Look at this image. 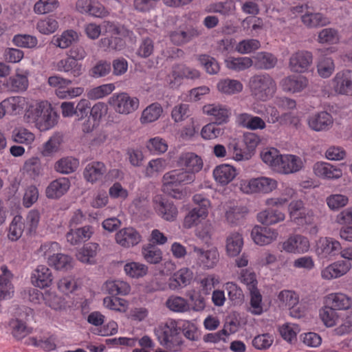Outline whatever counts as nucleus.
<instances>
[{
    "label": "nucleus",
    "instance_id": "79ce46f5",
    "mask_svg": "<svg viewBox=\"0 0 352 352\" xmlns=\"http://www.w3.org/2000/svg\"><path fill=\"white\" fill-rule=\"evenodd\" d=\"M225 64L228 69L241 72L249 69L253 65L252 58L247 56H229L225 60Z\"/></svg>",
    "mask_w": 352,
    "mask_h": 352
},
{
    "label": "nucleus",
    "instance_id": "473e14b6",
    "mask_svg": "<svg viewBox=\"0 0 352 352\" xmlns=\"http://www.w3.org/2000/svg\"><path fill=\"white\" fill-rule=\"evenodd\" d=\"M193 272L188 267H183L177 271L169 280V287L177 289L189 285L192 279Z\"/></svg>",
    "mask_w": 352,
    "mask_h": 352
},
{
    "label": "nucleus",
    "instance_id": "69168bd1",
    "mask_svg": "<svg viewBox=\"0 0 352 352\" xmlns=\"http://www.w3.org/2000/svg\"><path fill=\"white\" fill-rule=\"evenodd\" d=\"M12 41L15 46L23 48H34L38 44L37 38L30 34H16Z\"/></svg>",
    "mask_w": 352,
    "mask_h": 352
},
{
    "label": "nucleus",
    "instance_id": "f8f14e48",
    "mask_svg": "<svg viewBox=\"0 0 352 352\" xmlns=\"http://www.w3.org/2000/svg\"><path fill=\"white\" fill-rule=\"evenodd\" d=\"M313 63V54L307 50H298L293 53L289 61L290 70L296 73L307 72Z\"/></svg>",
    "mask_w": 352,
    "mask_h": 352
},
{
    "label": "nucleus",
    "instance_id": "b1692460",
    "mask_svg": "<svg viewBox=\"0 0 352 352\" xmlns=\"http://www.w3.org/2000/svg\"><path fill=\"white\" fill-rule=\"evenodd\" d=\"M53 280L50 270L45 265H38L32 273L31 282L37 287H50Z\"/></svg>",
    "mask_w": 352,
    "mask_h": 352
},
{
    "label": "nucleus",
    "instance_id": "37998d69",
    "mask_svg": "<svg viewBox=\"0 0 352 352\" xmlns=\"http://www.w3.org/2000/svg\"><path fill=\"white\" fill-rule=\"evenodd\" d=\"M29 72H24L23 74H16L10 77L7 80V86L10 91L14 92L23 91L27 89L28 87V76Z\"/></svg>",
    "mask_w": 352,
    "mask_h": 352
},
{
    "label": "nucleus",
    "instance_id": "f704fd0d",
    "mask_svg": "<svg viewBox=\"0 0 352 352\" xmlns=\"http://www.w3.org/2000/svg\"><path fill=\"white\" fill-rule=\"evenodd\" d=\"M107 168L102 162H91L89 163L83 172L85 179L91 183L100 179L106 173Z\"/></svg>",
    "mask_w": 352,
    "mask_h": 352
},
{
    "label": "nucleus",
    "instance_id": "4468645a",
    "mask_svg": "<svg viewBox=\"0 0 352 352\" xmlns=\"http://www.w3.org/2000/svg\"><path fill=\"white\" fill-rule=\"evenodd\" d=\"M309 247L308 238L301 234H292L282 244V250L291 254L305 253Z\"/></svg>",
    "mask_w": 352,
    "mask_h": 352
},
{
    "label": "nucleus",
    "instance_id": "5701e85b",
    "mask_svg": "<svg viewBox=\"0 0 352 352\" xmlns=\"http://www.w3.org/2000/svg\"><path fill=\"white\" fill-rule=\"evenodd\" d=\"M55 69L58 72L67 73L73 77H79L83 72L82 63L68 56L58 60L55 65Z\"/></svg>",
    "mask_w": 352,
    "mask_h": 352
},
{
    "label": "nucleus",
    "instance_id": "20e7f679",
    "mask_svg": "<svg viewBox=\"0 0 352 352\" xmlns=\"http://www.w3.org/2000/svg\"><path fill=\"white\" fill-rule=\"evenodd\" d=\"M180 332L181 322L170 319L155 330V335L161 345L175 350L182 343Z\"/></svg>",
    "mask_w": 352,
    "mask_h": 352
},
{
    "label": "nucleus",
    "instance_id": "9b49d317",
    "mask_svg": "<svg viewBox=\"0 0 352 352\" xmlns=\"http://www.w3.org/2000/svg\"><path fill=\"white\" fill-rule=\"evenodd\" d=\"M193 252L196 254L197 265L204 270L214 268L219 261V253L216 247L204 250L195 246Z\"/></svg>",
    "mask_w": 352,
    "mask_h": 352
},
{
    "label": "nucleus",
    "instance_id": "7ed1b4c3",
    "mask_svg": "<svg viewBox=\"0 0 352 352\" xmlns=\"http://www.w3.org/2000/svg\"><path fill=\"white\" fill-rule=\"evenodd\" d=\"M251 95L257 100L265 102L271 99L276 91V83L268 74H256L249 82Z\"/></svg>",
    "mask_w": 352,
    "mask_h": 352
},
{
    "label": "nucleus",
    "instance_id": "c85d7f7f",
    "mask_svg": "<svg viewBox=\"0 0 352 352\" xmlns=\"http://www.w3.org/2000/svg\"><path fill=\"white\" fill-rule=\"evenodd\" d=\"M236 122L238 125L252 131L262 130L266 127V123L263 119L248 113L237 115Z\"/></svg>",
    "mask_w": 352,
    "mask_h": 352
},
{
    "label": "nucleus",
    "instance_id": "f03ea898",
    "mask_svg": "<svg viewBox=\"0 0 352 352\" xmlns=\"http://www.w3.org/2000/svg\"><path fill=\"white\" fill-rule=\"evenodd\" d=\"M195 179V175L186 170H173L163 176L162 191L169 196L179 199L182 192L179 189L180 185L189 184Z\"/></svg>",
    "mask_w": 352,
    "mask_h": 352
},
{
    "label": "nucleus",
    "instance_id": "39448f33",
    "mask_svg": "<svg viewBox=\"0 0 352 352\" xmlns=\"http://www.w3.org/2000/svg\"><path fill=\"white\" fill-rule=\"evenodd\" d=\"M239 279L247 286L250 294V307L249 311L253 315H261L263 312L262 295L257 288L258 281L256 274L250 270H242Z\"/></svg>",
    "mask_w": 352,
    "mask_h": 352
},
{
    "label": "nucleus",
    "instance_id": "7c9ffc66",
    "mask_svg": "<svg viewBox=\"0 0 352 352\" xmlns=\"http://www.w3.org/2000/svg\"><path fill=\"white\" fill-rule=\"evenodd\" d=\"M155 209L157 214L166 221H174L177 215V208L171 202L162 198L155 199Z\"/></svg>",
    "mask_w": 352,
    "mask_h": 352
},
{
    "label": "nucleus",
    "instance_id": "3c124183",
    "mask_svg": "<svg viewBox=\"0 0 352 352\" xmlns=\"http://www.w3.org/2000/svg\"><path fill=\"white\" fill-rule=\"evenodd\" d=\"M166 305L174 312L184 313L191 311V305L188 300L178 296H170L166 302Z\"/></svg>",
    "mask_w": 352,
    "mask_h": 352
},
{
    "label": "nucleus",
    "instance_id": "2f4dec72",
    "mask_svg": "<svg viewBox=\"0 0 352 352\" xmlns=\"http://www.w3.org/2000/svg\"><path fill=\"white\" fill-rule=\"evenodd\" d=\"M332 124V116L327 111H321L312 115L308 119L309 127L316 131L327 130Z\"/></svg>",
    "mask_w": 352,
    "mask_h": 352
},
{
    "label": "nucleus",
    "instance_id": "8fccbe9b",
    "mask_svg": "<svg viewBox=\"0 0 352 352\" xmlns=\"http://www.w3.org/2000/svg\"><path fill=\"white\" fill-rule=\"evenodd\" d=\"M99 245L96 243H89L78 250L76 257L82 263H91L97 254Z\"/></svg>",
    "mask_w": 352,
    "mask_h": 352
},
{
    "label": "nucleus",
    "instance_id": "a19ab883",
    "mask_svg": "<svg viewBox=\"0 0 352 352\" xmlns=\"http://www.w3.org/2000/svg\"><path fill=\"white\" fill-rule=\"evenodd\" d=\"M301 19L303 24L309 28L324 26L330 23L322 13L312 12L310 10L302 14Z\"/></svg>",
    "mask_w": 352,
    "mask_h": 352
},
{
    "label": "nucleus",
    "instance_id": "4d7b16f0",
    "mask_svg": "<svg viewBox=\"0 0 352 352\" xmlns=\"http://www.w3.org/2000/svg\"><path fill=\"white\" fill-rule=\"evenodd\" d=\"M103 304L106 308L120 313H125L129 305L126 300L115 296L105 297L103 299Z\"/></svg>",
    "mask_w": 352,
    "mask_h": 352
},
{
    "label": "nucleus",
    "instance_id": "f3484780",
    "mask_svg": "<svg viewBox=\"0 0 352 352\" xmlns=\"http://www.w3.org/2000/svg\"><path fill=\"white\" fill-rule=\"evenodd\" d=\"M309 84L307 77L302 75H289L283 78L280 86L283 91L296 94L303 91Z\"/></svg>",
    "mask_w": 352,
    "mask_h": 352
},
{
    "label": "nucleus",
    "instance_id": "c9c22d12",
    "mask_svg": "<svg viewBox=\"0 0 352 352\" xmlns=\"http://www.w3.org/2000/svg\"><path fill=\"white\" fill-rule=\"evenodd\" d=\"M285 219V213L278 209L267 208L257 214L258 221L264 225H274L283 221Z\"/></svg>",
    "mask_w": 352,
    "mask_h": 352
},
{
    "label": "nucleus",
    "instance_id": "49530a36",
    "mask_svg": "<svg viewBox=\"0 0 352 352\" xmlns=\"http://www.w3.org/2000/svg\"><path fill=\"white\" fill-rule=\"evenodd\" d=\"M172 76L175 80H180L184 78L194 80L199 78L200 73L194 68L183 65H177L173 67Z\"/></svg>",
    "mask_w": 352,
    "mask_h": 352
},
{
    "label": "nucleus",
    "instance_id": "1a4fd4ad",
    "mask_svg": "<svg viewBox=\"0 0 352 352\" xmlns=\"http://www.w3.org/2000/svg\"><path fill=\"white\" fill-rule=\"evenodd\" d=\"M109 103L117 113L128 115L138 109L140 101L138 98L131 97L122 92L113 94L109 98Z\"/></svg>",
    "mask_w": 352,
    "mask_h": 352
},
{
    "label": "nucleus",
    "instance_id": "72a5a7b5",
    "mask_svg": "<svg viewBox=\"0 0 352 352\" xmlns=\"http://www.w3.org/2000/svg\"><path fill=\"white\" fill-rule=\"evenodd\" d=\"M94 233L90 226H85L75 230L71 229L66 234L67 241L72 245H78L88 241Z\"/></svg>",
    "mask_w": 352,
    "mask_h": 352
},
{
    "label": "nucleus",
    "instance_id": "58836bf2",
    "mask_svg": "<svg viewBox=\"0 0 352 352\" xmlns=\"http://www.w3.org/2000/svg\"><path fill=\"white\" fill-rule=\"evenodd\" d=\"M8 325L11 334L18 340H22L33 331L32 327L27 326L25 322L17 318L10 320Z\"/></svg>",
    "mask_w": 352,
    "mask_h": 352
},
{
    "label": "nucleus",
    "instance_id": "a211bd4d",
    "mask_svg": "<svg viewBox=\"0 0 352 352\" xmlns=\"http://www.w3.org/2000/svg\"><path fill=\"white\" fill-rule=\"evenodd\" d=\"M335 47H329L325 50H320L321 56L318 58L316 68L318 75L323 78L330 77L335 71V63L332 58L326 56L329 54L335 52Z\"/></svg>",
    "mask_w": 352,
    "mask_h": 352
},
{
    "label": "nucleus",
    "instance_id": "0e129e2a",
    "mask_svg": "<svg viewBox=\"0 0 352 352\" xmlns=\"http://www.w3.org/2000/svg\"><path fill=\"white\" fill-rule=\"evenodd\" d=\"M34 134L25 128H16L12 131L13 141L19 144H30L34 142Z\"/></svg>",
    "mask_w": 352,
    "mask_h": 352
},
{
    "label": "nucleus",
    "instance_id": "9d476101",
    "mask_svg": "<svg viewBox=\"0 0 352 352\" xmlns=\"http://www.w3.org/2000/svg\"><path fill=\"white\" fill-rule=\"evenodd\" d=\"M331 87L335 94L352 96V70L344 69L338 72L331 79Z\"/></svg>",
    "mask_w": 352,
    "mask_h": 352
},
{
    "label": "nucleus",
    "instance_id": "ea45409f",
    "mask_svg": "<svg viewBox=\"0 0 352 352\" xmlns=\"http://www.w3.org/2000/svg\"><path fill=\"white\" fill-rule=\"evenodd\" d=\"M243 245L242 235L239 232L231 233L226 239V249L227 254L230 257L237 256Z\"/></svg>",
    "mask_w": 352,
    "mask_h": 352
},
{
    "label": "nucleus",
    "instance_id": "e2e57ef3",
    "mask_svg": "<svg viewBox=\"0 0 352 352\" xmlns=\"http://www.w3.org/2000/svg\"><path fill=\"white\" fill-rule=\"evenodd\" d=\"M281 155L274 148L264 151L261 154V157L264 163L269 165L272 169L278 170Z\"/></svg>",
    "mask_w": 352,
    "mask_h": 352
},
{
    "label": "nucleus",
    "instance_id": "bb28decb",
    "mask_svg": "<svg viewBox=\"0 0 352 352\" xmlns=\"http://www.w3.org/2000/svg\"><path fill=\"white\" fill-rule=\"evenodd\" d=\"M0 300L10 298L14 294V287L11 280L12 274L5 265L1 266Z\"/></svg>",
    "mask_w": 352,
    "mask_h": 352
},
{
    "label": "nucleus",
    "instance_id": "774afa93",
    "mask_svg": "<svg viewBox=\"0 0 352 352\" xmlns=\"http://www.w3.org/2000/svg\"><path fill=\"white\" fill-rule=\"evenodd\" d=\"M281 337L289 343L296 340L297 334L300 332L298 325L293 323H285L279 328Z\"/></svg>",
    "mask_w": 352,
    "mask_h": 352
},
{
    "label": "nucleus",
    "instance_id": "a18cd8bd",
    "mask_svg": "<svg viewBox=\"0 0 352 352\" xmlns=\"http://www.w3.org/2000/svg\"><path fill=\"white\" fill-rule=\"evenodd\" d=\"M79 166V160L73 157H65L54 164V169L62 174H69L76 170Z\"/></svg>",
    "mask_w": 352,
    "mask_h": 352
},
{
    "label": "nucleus",
    "instance_id": "aec40b11",
    "mask_svg": "<svg viewBox=\"0 0 352 352\" xmlns=\"http://www.w3.org/2000/svg\"><path fill=\"white\" fill-rule=\"evenodd\" d=\"M324 305L337 311H345L352 307V298L342 292H332L324 296Z\"/></svg>",
    "mask_w": 352,
    "mask_h": 352
},
{
    "label": "nucleus",
    "instance_id": "338daca9",
    "mask_svg": "<svg viewBox=\"0 0 352 352\" xmlns=\"http://www.w3.org/2000/svg\"><path fill=\"white\" fill-rule=\"evenodd\" d=\"M124 272L131 278L143 277L147 274L148 267L146 265L138 262H130L124 265Z\"/></svg>",
    "mask_w": 352,
    "mask_h": 352
},
{
    "label": "nucleus",
    "instance_id": "de8ad7c7",
    "mask_svg": "<svg viewBox=\"0 0 352 352\" xmlns=\"http://www.w3.org/2000/svg\"><path fill=\"white\" fill-rule=\"evenodd\" d=\"M319 316L323 324L327 327L336 326L340 318V314L337 310L328 305H324L319 311Z\"/></svg>",
    "mask_w": 352,
    "mask_h": 352
},
{
    "label": "nucleus",
    "instance_id": "c756f323",
    "mask_svg": "<svg viewBox=\"0 0 352 352\" xmlns=\"http://www.w3.org/2000/svg\"><path fill=\"white\" fill-rule=\"evenodd\" d=\"M280 159L279 167L277 170L280 173L285 174L296 173L303 166L301 159L294 155H281Z\"/></svg>",
    "mask_w": 352,
    "mask_h": 352
},
{
    "label": "nucleus",
    "instance_id": "e433bc0d",
    "mask_svg": "<svg viewBox=\"0 0 352 352\" xmlns=\"http://www.w3.org/2000/svg\"><path fill=\"white\" fill-rule=\"evenodd\" d=\"M264 111L261 109L253 108V111L257 114L265 116L268 123L275 124L280 121L281 118H288L290 117V113H284L281 116L277 108L271 104L263 106Z\"/></svg>",
    "mask_w": 352,
    "mask_h": 352
},
{
    "label": "nucleus",
    "instance_id": "c03bdc74",
    "mask_svg": "<svg viewBox=\"0 0 352 352\" xmlns=\"http://www.w3.org/2000/svg\"><path fill=\"white\" fill-rule=\"evenodd\" d=\"M26 103L25 98L21 96L10 97L1 102V106L4 109V113L16 114L24 107Z\"/></svg>",
    "mask_w": 352,
    "mask_h": 352
},
{
    "label": "nucleus",
    "instance_id": "4be33fe9",
    "mask_svg": "<svg viewBox=\"0 0 352 352\" xmlns=\"http://www.w3.org/2000/svg\"><path fill=\"white\" fill-rule=\"evenodd\" d=\"M313 169L315 175L322 179H336L342 176L340 168L328 162H318L314 165Z\"/></svg>",
    "mask_w": 352,
    "mask_h": 352
},
{
    "label": "nucleus",
    "instance_id": "0eeeda50",
    "mask_svg": "<svg viewBox=\"0 0 352 352\" xmlns=\"http://www.w3.org/2000/svg\"><path fill=\"white\" fill-rule=\"evenodd\" d=\"M288 212L291 221L298 226L311 225L314 222V211L301 199L292 201L288 206Z\"/></svg>",
    "mask_w": 352,
    "mask_h": 352
},
{
    "label": "nucleus",
    "instance_id": "13d9d810",
    "mask_svg": "<svg viewBox=\"0 0 352 352\" xmlns=\"http://www.w3.org/2000/svg\"><path fill=\"white\" fill-rule=\"evenodd\" d=\"M236 10V6L233 1L227 0L223 2H217L208 6V12L219 13L223 16L232 14Z\"/></svg>",
    "mask_w": 352,
    "mask_h": 352
},
{
    "label": "nucleus",
    "instance_id": "5fc2aeb1",
    "mask_svg": "<svg viewBox=\"0 0 352 352\" xmlns=\"http://www.w3.org/2000/svg\"><path fill=\"white\" fill-rule=\"evenodd\" d=\"M255 60L254 65L258 69H270L276 65V58L268 52H259L253 57Z\"/></svg>",
    "mask_w": 352,
    "mask_h": 352
},
{
    "label": "nucleus",
    "instance_id": "09e8293b",
    "mask_svg": "<svg viewBox=\"0 0 352 352\" xmlns=\"http://www.w3.org/2000/svg\"><path fill=\"white\" fill-rule=\"evenodd\" d=\"M243 84L237 80L226 78L217 83L218 90L227 95H234L243 90Z\"/></svg>",
    "mask_w": 352,
    "mask_h": 352
},
{
    "label": "nucleus",
    "instance_id": "f257e3e1",
    "mask_svg": "<svg viewBox=\"0 0 352 352\" xmlns=\"http://www.w3.org/2000/svg\"><path fill=\"white\" fill-rule=\"evenodd\" d=\"M24 120L29 124H34L41 131H45L55 126L58 122V115L50 103L42 100L28 106Z\"/></svg>",
    "mask_w": 352,
    "mask_h": 352
},
{
    "label": "nucleus",
    "instance_id": "2eb2a0df",
    "mask_svg": "<svg viewBox=\"0 0 352 352\" xmlns=\"http://www.w3.org/2000/svg\"><path fill=\"white\" fill-rule=\"evenodd\" d=\"M340 243L331 237H321L317 242L316 252L323 258L340 254Z\"/></svg>",
    "mask_w": 352,
    "mask_h": 352
},
{
    "label": "nucleus",
    "instance_id": "393cba45",
    "mask_svg": "<svg viewBox=\"0 0 352 352\" xmlns=\"http://www.w3.org/2000/svg\"><path fill=\"white\" fill-rule=\"evenodd\" d=\"M70 181L67 177H59L52 181L47 187L45 193L50 199H58L69 189Z\"/></svg>",
    "mask_w": 352,
    "mask_h": 352
},
{
    "label": "nucleus",
    "instance_id": "6ab92c4d",
    "mask_svg": "<svg viewBox=\"0 0 352 352\" xmlns=\"http://www.w3.org/2000/svg\"><path fill=\"white\" fill-rule=\"evenodd\" d=\"M251 236L256 244L266 245L277 239L278 232L276 229L256 226L252 229Z\"/></svg>",
    "mask_w": 352,
    "mask_h": 352
},
{
    "label": "nucleus",
    "instance_id": "680f3d73",
    "mask_svg": "<svg viewBox=\"0 0 352 352\" xmlns=\"http://www.w3.org/2000/svg\"><path fill=\"white\" fill-rule=\"evenodd\" d=\"M114 89L113 83L104 84L88 90L87 96L90 100H98L109 96Z\"/></svg>",
    "mask_w": 352,
    "mask_h": 352
},
{
    "label": "nucleus",
    "instance_id": "864d4df0",
    "mask_svg": "<svg viewBox=\"0 0 352 352\" xmlns=\"http://www.w3.org/2000/svg\"><path fill=\"white\" fill-rule=\"evenodd\" d=\"M78 33L72 30H65L58 36H54L52 41L54 45L61 49H66L74 42L78 41Z\"/></svg>",
    "mask_w": 352,
    "mask_h": 352
},
{
    "label": "nucleus",
    "instance_id": "6e6d98bb",
    "mask_svg": "<svg viewBox=\"0 0 352 352\" xmlns=\"http://www.w3.org/2000/svg\"><path fill=\"white\" fill-rule=\"evenodd\" d=\"M25 224L21 215H16L10 224L8 237L12 241H16L21 238L24 231Z\"/></svg>",
    "mask_w": 352,
    "mask_h": 352
},
{
    "label": "nucleus",
    "instance_id": "4c0bfd02",
    "mask_svg": "<svg viewBox=\"0 0 352 352\" xmlns=\"http://www.w3.org/2000/svg\"><path fill=\"white\" fill-rule=\"evenodd\" d=\"M163 113V108L158 102H153L146 107L142 112L140 120L143 124L157 121Z\"/></svg>",
    "mask_w": 352,
    "mask_h": 352
},
{
    "label": "nucleus",
    "instance_id": "bf43d9fd",
    "mask_svg": "<svg viewBox=\"0 0 352 352\" xmlns=\"http://www.w3.org/2000/svg\"><path fill=\"white\" fill-rule=\"evenodd\" d=\"M58 28V23L52 16L40 19L36 24L38 31L45 35L55 32Z\"/></svg>",
    "mask_w": 352,
    "mask_h": 352
},
{
    "label": "nucleus",
    "instance_id": "412c9836",
    "mask_svg": "<svg viewBox=\"0 0 352 352\" xmlns=\"http://www.w3.org/2000/svg\"><path fill=\"white\" fill-rule=\"evenodd\" d=\"M179 166L188 172L195 173L199 172L203 168V160L200 156L192 152L182 153L177 160Z\"/></svg>",
    "mask_w": 352,
    "mask_h": 352
},
{
    "label": "nucleus",
    "instance_id": "a878e982",
    "mask_svg": "<svg viewBox=\"0 0 352 352\" xmlns=\"http://www.w3.org/2000/svg\"><path fill=\"white\" fill-rule=\"evenodd\" d=\"M117 243L124 248L134 246L141 241L139 232L133 228L121 229L116 234Z\"/></svg>",
    "mask_w": 352,
    "mask_h": 352
},
{
    "label": "nucleus",
    "instance_id": "423d86ee",
    "mask_svg": "<svg viewBox=\"0 0 352 352\" xmlns=\"http://www.w3.org/2000/svg\"><path fill=\"white\" fill-rule=\"evenodd\" d=\"M192 200L197 206L190 210L185 217L184 226L186 228H191L206 219L210 207V200L201 194L195 195Z\"/></svg>",
    "mask_w": 352,
    "mask_h": 352
},
{
    "label": "nucleus",
    "instance_id": "603ef678",
    "mask_svg": "<svg viewBox=\"0 0 352 352\" xmlns=\"http://www.w3.org/2000/svg\"><path fill=\"white\" fill-rule=\"evenodd\" d=\"M105 287L108 293L112 296H126L131 291L130 285L121 280H108L106 282Z\"/></svg>",
    "mask_w": 352,
    "mask_h": 352
},
{
    "label": "nucleus",
    "instance_id": "052dcab7",
    "mask_svg": "<svg viewBox=\"0 0 352 352\" xmlns=\"http://www.w3.org/2000/svg\"><path fill=\"white\" fill-rule=\"evenodd\" d=\"M197 35L198 32L194 29L188 30L187 31L178 30L170 34V38L174 44L180 45L190 41Z\"/></svg>",
    "mask_w": 352,
    "mask_h": 352
},
{
    "label": "nucleus",
    "instance_id": "dca6fc26",
    "mask_svg": "<svg viewBox=\"0 0 352 352\" xmlns=\"http://www.w3.org/2000/svg\"><path fill=\"white\" fill-rule=\"evenodd\" d=\"M351 268V265L349 262L340 260L324 267L321 270L320 275L322 279L331 280L346 274Z\"/></svg>",
    "mask_w": 352,
    "mask_h": 352
},
{
    "label": "nucleus",
    "instance_id": "ddd939ff",
    "mask_svg": "<svg viewBox=\"0 0 352 352\" xmlns=\"http://www.w3.org/2000/svg\"><path fill=\"white\" fill-rule=\"evenodd\" d=\"M203 113L214 120L212 123L223 124L229 122L231 109L224 104L213 103L204 105Z\"/></svg>",
    "mask_w": 352,
    "mask_h": 352
},
{
    "label": "nucleus",
    "instance_id": "cd10ccee",
    "mask_svg": "<svg viewBox=\"0 0 352 352\" xmlns=\"http://www.w3.org/2000/svg\"><path fill=\"white\" fill-rule=\"evenodd\" d=\"M236 168L229 164H223L217 166L213 170L214 180L221 186H226L236 176Z\"/></svg>",
    "mask_w": 352,
    "mask_h": 352
},
{
    "label": "nucleus",
    "instance_id": "6e6552de",
    "mask_svg": "<svg viewBox=\"0 0 352 352\" xmlns=\"http://www.w3.org/2000/svg\"><path fill=\"white\" fill-rule=\"evenodd\" d=\"M277 186V181L275 179L267 177H260L249 180H243L240 184L241 190L246 194L257 192L268 194L274 190Z\"/></svg>",
    "mask_w": 352,
    "mask_h": 352
}]
</instances>
